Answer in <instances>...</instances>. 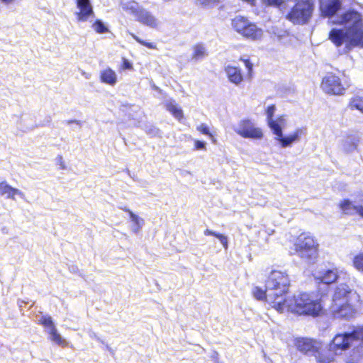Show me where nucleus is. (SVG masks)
I'll return each instance as SVG.
<instances>
[{"label": "nucleus", "instance_id": "40", "mask_svg": "<svg viewBox=\"0 0 363 363\" xmlns=\"http://www.w3.org/2000/svg\"><path fill=\"white\" fill-rule=\"evenodd\" d=\"M63 123H65L67 125H70L72 124H75L77 126L79 127V128H80L82 127V121H78V120H75V119H74V120H67V121H65Z\"/></svg>", "mask_w": 363, "mask_h": 363}, {"label": "nucleus", "instance_id": "28", "mask_svg": "<svg viewBox=\"0 0 363 363\" xmlns=\"http://www.w3.org/2000/svg\"><path fill=\"white\" fill-rule=\"evenodd\" d=\"M268 124L273 133L276 135L275 138H279L282 133V127L279 124V121H276L274 119H269Z\"/></svg>", "mask_w": 363, "mask_h": 363}, {"label": "nucleus", "instance_id": "46", "mask_svg": "<svg viewBox=\"0 0 363 363\" xmlns=\"http://www.w3.org/2000/svg\"><path fill=\"white\" fill-rule=\"evenodd\" d=\"M355 211L362 218H363V206H356Z\"/></svg>", "mask_w": 363, "mask_h": 363}, {"label": "nucleus", "instance_id": "1", "mask_svg": "<svg viewBox=\"0 0 363 363\" xmlns=\"http://www.w3.org/2000/svg\"><path fill=\"white\" fill-rule=\"evenodd\" d=\"M334 23L347 26L345 30L333 28L330 31L329 38L337 47L345 43L344 52H348L354 47L363 46V20L359 12L349 10Z\"/></svg>", "mask_w": 363, "mask_h": 363}, {"label": "nucleus", "instance_id": "38", "mask_svg": "<svg viewBox=\"0 0 363 363\" xmlns=\"http://www.w3.org/2000/svg\"><path fill=\"white\" fill-rule=\"evenodd\" d=\"M240 60L244 62L245 66L247 69L248 74H251V72H252V68H253L252 63L250 62V60L249 59H245L243 57H240Z\"/></svg>", "mask_w": 363, "mask_h": 363}, {"label": "nucleus", "instance_id": "19", "mask_svg": "<svg viewBox=\"0 0 363 363\" xmlns=\"http://www.w3.org/2000/svg\"><path fill=\"white\" fill-rule=\"evenodd\" d=\"M339 277L337 269H329L323 271L316 277L318 283L330 285L335 283Z\"/></svg>", "mask_w": 363, "mask_h": 363}, {"label": "nucleus", "instance_id": "13", "mask_svg": "<svg viewBox=\"0 0 363 363\" xmlns=\"http://www.w3.org/2000/svg\"><path fill=\"white\" fill-rule=\"evenodd\" d=\"M318 349L315 351L313 357L317 363H332L338 354L331 346L330 342L324 345L321 341L318 342Z\"/></svg>", "mask_w": 363, "mask_h": 363}, {"label": "nucleus", "instance_id": "10", "mask_svg": "<svg viewBox=\"0 0 363 363\" xmlns=\"http://www.w3.org/2000/svg\"><path fill=\"white\" fill-rule=\"evenodd\" d=\"M253 296L258 301L267 302L271 308L279 313H283L285 308L279 300V296L274 291L268 290L267 287L263 289L260 286H255L252 289Z\"/></svg>", "mask_w": 363, "mask_h": 363}, {"label": "nucleus", "instance_id": "48", "mask_svg": "<svg viewBox=\"0 0 363 363\" xmlns=\"http://www.w3.org/2000/svg\"><path fill=\"white\" fill-rule=\"evenodd\" d=\"M275 121H279V124L283 128L285 124V119L283 117H279Z\"/></svg>", "mask_w": 363, "mask_h": 363}, {"label": "nucleus", "instance_id": "51", "mask_svg": "<svg viewBox=\"0 0 363 363\" xmlns=\"http://www.w3.org/2000/svg\"><path fill=\"white\" fill-rule=\"evenodd\" d=\"M2 2L5 3V4H10L11 3L13 0H1Z\"/></svg>", "mask_w": 363, "mask_h": 363}, {"label": "nucleus", "instance_id": "3", "mask_svg": "<svg viewBox=\"0 0 363 363\" xmlns=\"http://www.w3.org/2000/svg\"><path fill=\"white\" fill-rule=\"evenodd\" d=\"M285 309L298 315L313 318L321 316L325 312L321 299H313L307 293H301L289 298Z\"/></svg>", "mask_w": 363, "mask_h": 363}, {"label": "nucleus", "instance_id": "39", "mask_svg": "<svg viewBox=\"0 0 363 363\" xmlns=\"http://www.w3.org/2000/svg\"><path fill=\"white\" fill-rule=\"evenodd\" d=\"M276 111V106L274 105L269 106L267 109V120L273 119V116L274 114V112Z\"/></svg>", "mask_w": 363, "mask_h": 363}, {"label": "nucleus", "instance_id": "49", "mask_svg": "<svg viewBox=\"0 0 363 363\" xmlns=\"http://www.w3.org/2000/svg\"><path fill=\"white\" fill-rule=\"evenodd\" d=\"M212 231H213V230H211L206 229V230H205V231H204V235H207V236H208V235H211V234H212Z\"/></svg>", "mask_w": 363, "mask_h": 363}, {"label": "nucleus", "instance_id": "15", "mask_svg": "<svg viewBox=\"0 0 363 363\" xmlns=\"http://www.w3.org/2000/svg\"><path fill=\"white\" fill-rule=\"evenodd\" d=\"M320 9L323 16L331 17L334 16L342 6L340 0H319Z\"/></svg>", "mask_w": 363, "mask_h": 363}, {"label": "nucleus", "instance_id": "32", "mask_svg": "<svg viewBox=\"0 0 363 363\" xmlns=\"http://www.w3.org/2000/svg\"><path fill=\"white\" fill-rule=\"evenodd\" d=\"M351 106L363 113V98L356 97L351 101Z\"/></svg>", "mask_w": 363, "mask_h": 363}, {"label": "nucleus", "instance_id": "7", "mask_svg": "<svg viewBox=\"0 0 363 363\" xmlns=\"http://www.w3.org/2000/svg\"><path fill=\"white\" fill-rule=\"evenodd\" d=\"M296 1V4L287 14L286 18L294 24H305L312 16L313 3L310 0H298Z\"/></svg>", "mask_w": 363, "mask_h": 363}, {"label": "nucleus", "instance_id": "47", "mask_svg": "<svg viewBox=\"0 0 363 363\" xmlns=\"http://www.w3.org/2000/svg\"><path fill=\"white\" fill-rule=\"evenodd\" d=\"M269 4L279 5L281 4V0H267Z\"/></svg>", "mask_w": 363, "mask_h": 363}, {"label": "nucleus", "instance_id": "18", "mask_svg": "<svg viewBox=\"0 0 363 363\" xmlns=\"http://www.w3.org/2000/svg\"><path fill=\"white\" fill-rule=\"evenodd\" d=\"M77 8L79 11L77 13L79 21H85L94 14L90 0H76Z\"/></svg>", "mask_w": 363, "mask_h": 363}, {"label": "nucleus", "instance_id": "33", "mask_svg": "<svg viewBox=\"0 0 363 363\" xmlns=\"http://www.w3.org/2000/svg\"><path fill=\"white\" fill-rule=\"evenodd\" d=\"M124 211L128 213L129 214V216L131 219V220L136 225L138 226V228H140L141 226V222L143 221L137 215H135V213H133L130 210L126 208H122Z\"/></svg>", "mask_w": 363, "mask_h": 363}, {"label": "nucleus", "instance_id": "29", "mask_svg": "<svg viewBox=\"0 0 363 363\" xmlns=\"http://www.w3.org/2000/svg\"><path fill=\"white\" fill-rule=\"evenodd\" d=\"M144 130L145 133L151 137L159 135L160 133V130L152 124L145 125Z\"/></svg>", "mask_w": 363, "mask_h": 363}, {"label": "nucleus", "instance_id": "26", "mask_svg": "<svg viewBox=\"0 0 363 363\" xmlns=\"http://www.w3.org/2000/svg\"><path fill=\"white\" fill-rule=\"evenodd\" d=\"M338 206L344 214L350 215L352 210L355 211L356 206L353 205L349 199H345L339 203Z\"/></svg>", "mask_w": 363, "mask_h": 363}, {"label": "nucleus", "instance_id": "50", "mask_svg": "<svg viewBox=\"0 0 363 363\" xmlns=\"http://www.w3.org/2000/svg\"><path fill=\"white\" fill-rule=\"evenodd\" d=\"M220 234V233H216V232H215V231H212L211 236H214V237H216V238H218Z\"/></svg>", "mask_w": 363, "mask_h": 363}, {"label": "nucleus", "instance_id": "45", "mask_svg": "<svg viewBox=\"0 0 363 363\" xmlns=\"http://www.w3.org/2000/svg\"><path fill=\"white\" fill-rule=\"evenodd\" d=\"M206 147V143L201 140L195 141V147L196 150H203Z\"/></svg>", "mask_w": 363, "mask_h": 363}, {"label": "nucleus", "instance_id": "21", "mask_svg": "<svg viewBox=\"0 0 363 363\" xmlns=\"http://www.w3.org/2000/svg\"><path fill=\"white\" fill-rule=\"evenodd\" d=\"M164 106L174 118L180 121L184 117L183 111L178 106L175 101L172 99H166L164 102Z\"/></svg>", "mask_w": 363, "mask_h": 363}, {"label": "nucleus", "instance_id": "37", "mask_svg": "<svg viewBox=\"0 0 363 363\" xmlns=\"http://www.w3.org/2000/svg\"><path fill=\"white\" fill-rule=\"evenodd\" d=\"M240 60L244 62L245 66L247 69L248 74H251V72H252V68H253L252 63L250 62V60L249 59H245L243 57H240Z\"/></svg>", "mask_w": 363, "mask_h": 363}, {"label": "nucleus", "instance_id": "35", "mask_svg": "<svg viewBox=\"0 0 363 363\" xmlns=\"http://www.w3.org/2000/svg\"><path fill=\"white\" fill-rule=\"evenodd\" d=\"M132 36L133 38L137 41L139 43H140L141 45H145L146 46L147 48H154L155 46L153 45V44L152 43H147V42H145L143 40H141L140 38H139L138 37H137L134 34H132Z\"/></svg>", "mask_w": 363, "mask_h": 363}, {"label": "nucleus", "instance_id": "34", "mask_svg": "<svg viewBox=\"0 0 363 363\" xmlns=\"http://www.w3.org/2000/svg\"><path fill=\"white\" fill-rule=\"evenodd\" d=\"M196 129L202 134L208 135L210 138H213L212 134L210 133L208 126L206 124L201 123V125L197 126Z\"/></svg>", "mask_w": 363, "mask_h": 363}, {"label": "nucleus", "instance_id": "36", "mask_svg": "<svg viewBox=\"0 0 363 363\" xmlns=\"http://www.w3.org/2000/svg\"><path fill=\"white\" fill-rule=\"evenodd\" d=\"M132 36L133 38L137 41L139 43H140L141 45H145L146 46L147 48H154L155 46L153 45V44L152 43H147V42H145L143 40H141L140 38H139L138 37H137L134 34H132Z\"/></svg>", "mask_w": 363, "mask_h": 363}, {"label": "nucleus", "instance_id": "14", "mask_svg": "<svg viewBox=\"0 0 363 363\" xmlns=\"http://www.w3.org/2000/svg\"><path fill=\"white\" fill-rule=\"evenodd\" d=\"M319 340L307 337H298L294 339V344L296 349L301 353L312 355L318 349Z\"/></svg>", "mask_w": 363, "mask_h": 363}, {"label": "nucleus", "instance_id": "42", "mask_svg": "<svg viewBox=\"0 0 363 363\" xmlns=\"http://www.w3.org/2000/svg\"><path fill=\"white\" fill-rule=\"evenodd\" d=\"M218 239L220 241L225 248L228 247V238L223 234H220Z\"/></svg>", "mask_w": 363, "mask_h": 363}, {"label": "nucleus", "instance_id": "16", "mask_svg": "<svg viewBox=\"0 0 363 363\" xmlns=\"http://www.w3.org/2000/svg\"><path fill=\"white\" fill-rule=\"evenodd\" d=\"M360 135L357 132H352L344 137L341 142V148L345 152H351L357 147Z\"/></svg>", "mask_w": 363, "mask_h": 363}, {"label": "nucleus", "instance_id": "41", "mask_svg": "<svg viewBox=\"0 0 363 363\" xmlns=\"http://www.w3.org/2000/svg\"><path fill=\"white\" fill-rule=\"evenodd\" d=\"M52 116L50 115H47L44 119L41 121V125L43 126H48L52 123Z\"/></svg>", "mask_w": 363, "mask_h": 363}, {"label": "nucleus", "instance_id": "24", "mask_svg": "<svg viewBox=\"0 0 363 363\" xmlns=\"http://www.w3.org/2000/svg\"><path fill=\"white\" fill-rule=\"evenodd\" d=\"M207 56V52L205 47L201 44L196 45L194 47V52L192 55V60L194 61H199L203 60Z\"/></svg>", "mask_w": 363, "mask_h": 363}, {"label": "nucleus", "instance_id": "20", "mask_svg": "<svg viewBox=\"0 0 363 363\" xmlns=\"http://www.w3.org/2000/svg\"><path fill=\"white\" fill-rule=\"evenodd\" d=\"M229 81L236 85L243 80L241 70L239 67L228 65L225 68Z\"/></svg>", "mask_w": 363, "mask_h": 363}, {"label": "nucleus", "instance_id": "44", "mask_svg": "<svg viewBox=\"0 0 363 363\" xmlns=\"http://www.w3.org/2000/svg\"><path fill=\"white\" fill-rule=\"evenodd\" d=\"M218 0H198L199 3L203 6H210L216 2H217Z\"/></svg>", "mask_w": 363, "mask_h": 363}, {"label": "nucleus", "instance_id": "8", "mask_svg": "<svg viewBox=\"0 0 363 363\" xmlns=\"http://www.w3.org/2000/svg\"><path fill=\"white\" fill-rule=\"evenodd\" d=\"M232 26L243 37L253 40L260 39L263 35L261 28L243 16H236L233 19Z\"/></svg>", "mask_w": 363, "mask_h": 363}, {"label": "nucleus", "instance_id": "9", "mask_svg": "<svg viewBox=\"0 0 363 363\" xmlns=\"http://www.w3.org/2000/svg\"><path fill=\"white\" fill-rule=\"evenodd\" d=\"M121 6L124 11L132 14L141 23L152 28L157 26V19L135 1L123 2Z\"/></svg>", "mask_w": 363, "mask_h": 363}, {"label": "nucleus", "instance_id": "25", "mask_svg": "<svg viewBox=\"0 0 363 363\" xmlns=\"http://www.w3.org/2000/svg\"><path fill=\"white\" fill-rule=\"evenodd\" d=\"M48 333L50 336V340L57 345L62 347H66L67 342L60 336V335L57 333V330L56 328H52V330H49Z\"/></svg>", "mask_w": 363, "mask_h": 363}, {"label": "nucleus", "instance_id": "30", "mask_svg": "<svg viewBox=\"0 0 363 363\" xmlns=\"http://www.w3.org/2000/svg\"><path fill=\"white\" fill-rule=\"evenodd\" d=\"M93 27L98 33H105L108 30L107 26L101 20H96Z\"/></svg>", "mask_w": 363, "mask_h": 363}, {"label": "nucleus", "instance_id": "27", "mask_svg": "<svg viewBox=\"0 0 363 363\" xmlns=\"http://www.w3.org/2000/svg\"><path fill=\"white\" fill-rule=\"evenodd\" d=\"M352 265L358 272L363 273V252H359L354 256Z\"/></svg>", "mask_w": 363, "mask_h": 363}, {"label": "nucleus", "instance_id": "23", "mask_svg": "<svg viewBox=\"0 0 363 363\" xmlns=\"http://www.w3.org/2000/svg\"><path fill=\"white\" fill-rule=\"evenodd\" d=\"M18 190L9 186L5 182H0V196H6L7 198H13Z\"/></svg>", "mask_w": 363, "mask_h": 363}, {"label": "nucleus", "instance_id": "11", "mask_svg": "<svg viewBox=\"0 0 363 363\" xmlns=\"http://www.w3.org/2000/svg\"><path fill=\"white\" fill-rule=\"evenodd\" d=\"M233 130L238 135L244 138L260 139L263 136L260 128H256L254 123L250 120H242L233 128Z\"/></svg>", "mask_w": 363, "mask_h": 363}, {"label": "nucleus", "instance_id": "12", "mask_svg": "<svg viewBox=\"0 0 363 363\" xmlns=\"http://www.w3.org/2000/svg\"><path fill=\"white\" fill-rule=\"evenodd\" d=\"M321 88L325 93L332 95H342L345 91L340 79L331 73L323 79Z\"/></svg>", "mask_w": 363, "mask_h": 363}, {"label": "nucleus", "instance_id": "52", "mask_svg": "<svg viewBox=\"0 0 363 363\" xmlns=\"http://www.w3.org/2000/svg\"><path fill=\"white\" fill-rule=\"evenodd\" d=\"M346 363H357V362H355L353 360H350V361H347Z\"/></svg>", "mask_w": 363, "mask_h": 363}, {"label": "nucleus", "instance_id": "2", "mask_svg": "<svg viewBox=\"0 0 363 363\" xmlns=\"http://www.w3.org/2000/svg\"><path fill=\"white\" fill-rule=\"evenodd\" d=\"M352 298L359 301L360 296L347 284L337 285L332 295L329 306L330 316L333 319L350 320L356 317L357 310Z\"/></svg>", "mask_w": 363, "mask_h": 363}, {"label": "nucleus", "instance_id": "22", "mask_svg": "<svg viewBox=\"0 0 363 363\" xmlns=\"http://www.w3.org/2000/svg\"><path fill=\"white\" fill-rule=\"evenodd\" d=\"M101 81L109 85H114L117 82V76L116 72L111 68H107L101 72Z\"/></svg>", "mask_w": 363, "mask_h": 363}, {"label": "nucleus", "instance_id": "5", "mask_svg": "<svg viewBox=\"0 0 363 363\" xmlns=\"http://www.w3.org/2000/svg\"><path fill=\"white\" fill-rule=\"evenodd\" d=\"M291 279L286 270L274 269L269 272L265 281V287L271 290L279 296L278 300L281 302L285 308L288 298L285 296L289 292Z\"/></svg>", "mask_w": 363, "mask_h": 363}, {"label": "nucleus", "instance_id": "6", "mask_svg": "<svg viewBox=\"0 0 363 363\" xmlns=\"http://www.w3.org/2000/svg\"><path fill=\"white\" fill-rule=\"evenodd\" d=\"M363 343V325L354 327L350 332L337 333L329 342L337 354L349 350L353 342Z\"/></svg>", "mask_w": 363, "mask_h": 363}, {"label": "nucleus", "instance_id": "43", "mask_svg": "<svg viewBox=\"0 0 363 363\" xmlns=\"http://www.w3.org/2000/svg\"><path fill=\"white\" fill-rule=\"evenodd\" d=\"M123 69H131L133 68V65L130 62H129L127 59L123 58Z\"/></svg>", "mask_w": 363, "mask_h": 363}, {"label": "nucleus", "instance_id": "17", "mask_svg": "<svg viewBox=\"0 0 363 363\" xmlns=\"http://www.w3.org/2000/svg\"><path fill=\"white\" fill-rule=\"evenodd\" d=\"M305 134L306 129L298 128L292 134L284 135L282 133L279 138H275V139L279 141L281 147H286L291 145L294 143L299 141L301 137Z\"/></svg>", "mask_w": 363, "mask_h": 363}, {"label": "nucleus", "instance_id": "31", "mask_svg": "<svg viewBox=\"0 0 363 363\" xmlns=\"http://www.w3.org/2000/svg\"><path fill=\"white\" fill-rule=\"evenodd\" d=\"M40 324L43 326L47 327L49 330H52V328H56L53 323L52 318L50 316L46 315L43 316L40 320Z\"/></svg>", "mask_w": 363, "mask_h": 363}, {"label": "nucleus", "instance_id": "4", "mask_svg": "<svg viewBox=\"0 0 363 363\" xmlns=\"http://www.w3.org/2000/svg\"><path fill=\"white\" fill-rule=\"evenodd\" d=\"M290 248L291 255H296L309 264L315 263L319 257L320 245L310 232H302L295 237Z\"/></svg>", "mask_w": 363, "mask_h": 363}]
</instances>
